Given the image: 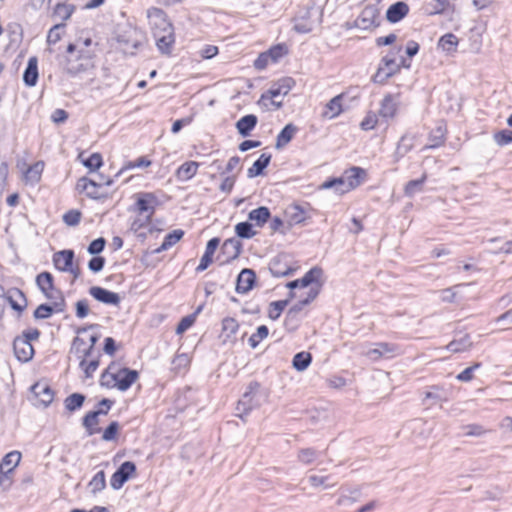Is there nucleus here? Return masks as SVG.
Wrapping results in <instances>:
<instances>
[{"mask_svg":"<svg viewBox=\"0 0 512 512\" xmlns=\"http://www.w3.org/2000/svg\"><path fill=\"white\" fill-rule=\"evenodd\" d=\"M91 492L96 494L106 487V479L104 471L97 472L88 484Z\"/></svg>","mask_w":512,"mask_h":512,"instance_id":"nucleus-52","label":"nucleus"},{"mask_svg":"<svg viewBox=\"0 0 512 512\" xmlns=\"http://www.w3.org/2000/svg\"><path fill=\"white\" fill-rule=\"evenodd\" d=\"M155 197L151 193H145L141 197L138 198L136 202V207L139 213H146V218L150 220L151 216L154 213Z\"/></svg>","mask_w":512,"mask_h":512,"instance_id":"nucleus-26","label":"nucleus"},{"mask_svg":"<svg viewBox=\"0 0 512 512\" xmlns=\"http://www.w3.org/2000/svg\"><path fill=\"white\" fill-rule=\"evenodd\" d=\"M36 284L42 293L53 290L54 282L53 276L49 272H42L36 277Z\"/></svg>","mask_w":512,"mask_h":512,"instance_id":"nucleus-46","label":"nucleus"},{"mask_svg":"<svg viewBox=\"0 0 512 512\" xmlns=\"http://www.w3.org/2000/svg\"><path fill=\"white\" fill-rule=\"evenodd\" d=\"M256 274L252 269H243L237 277L236 292L239 294H245L249 292L255 283Z\"/></svg>","mask_w":512,"mask_h":512,"instance_id":"nucleus-15","label":"nucleus"},{"mask_svg":"<svg viewBox=\"0 0 512 512\" xmlns=\"http://www.w3.org/2000/svg\"><path fill=\"white\" fill-rule=\"evenodd\" d=\"M319 294V285L317 287H311L307 293V296L301 299L299 302L294 304L288 312L300 316L303 308L311 303Z\"/></svg>","mask_w":512,"mask_h":512,"instance_id":"nucleus-36","label":"nucleus"},{"mask_svg":"<svg viewBox=\"0 0 512 512\" xmlns=\"http://www.w3.org/2000/svg\"><path fill=\"white\" fill-rule=\"evenodd\" d=\"M199 164L195 161L183 163L176 171V177L181 181L190 180L197 172Z\"/></svg>","mask_w":512,"mask_h":512,"instance_id":"nucleus-37","label":"nucleus"},{"mask_svg":"<svg viewBox=\"0 0 512 512\" xmlns=\"http://www.w3.org/2000/svg\"><path fill=\"white\" fill-rule=\"evenodd\" d=\"M297 130L298 128L294 124H287L277 135L275 145L276 149H281L285 147L292 140Z\"/></svg>","mask_w":512,"mask_h":512,"instance_id":"nucleus-30","label":"nucleus"},{"mask_svg":"<svg viewBox=\"0 0 512 512\" xmlns=\"http://www.w3.org/2000/svg\"><path fill=\"white\" fill-rule=\"evenodd\" d=\"M147 17L149 19L150 28L153 36H159V31L168 29L172 23L168 20L165 12L159 8H150L147 11Z\"/></svg>","mask_w":512,"mask_h":512,"instance_id":"nucleus-5","label":"nucleus"},{"mask_svg":"<svg viewBox=\"0 0 512 512\" xmlns=\"http://www.w3.org/2000/svg\"><path fill=\"white\" fill-rule=\"evenodd\" d=\"M271 161V155L263 153L260 157L253 163L252 167H250L247 171L248 178H254L263 173V170L269 165Z\"/></svg>","mask_w":512,"mask_h":512,"instance_id":"nucleus-33","label":"nucleus"},{"mask_svg":"<svg viewBox=\"0 0 512 512\" xmlns=\"http://www.w3.org/2000/svg\"><path fill=\"white\" fill-rule=\"evenodd\" d=\"M260 385L257 382H252L248 386V390L243 394L242 398L238 401L237 411L238 416L243 418V414H248L252 409L260 405L258 399Z\"/></svg>","mask_w":512,"mask_h":512,"instance_id":"nucleus-3","label":"nucleus"},{"mask_svg":"<svg viewBox=\"0 0 512 512\" xmlns=\"http://www.w3.org/2000/svg\"><path fill=\"white\" fill-rule=\"evenodd\" d=\"M239 330V324L235 318L226 317L222 320V330L220 339L223 344L234 343L236 341V334Z\"/></svg>","mask_w":512,"mask_h":512,"instance_id":"nucleus-11","label":"nucleus"},{"mask_svg":"<svg viewBox=\"0 0 512 512\" xmlns=\"http://www.w3.org/2000/svg\"><path fill=\"white\" fill-rule=\"evenodd\" d=\"M365 175V170L360 167H352L346 171L344 177V179L348 182L346 190H353L359 186Z\"/></svg>","mask_w":512,"mask_h":512,"instance_id":"nucleus-29","label":"nucleus"},{"mask_svg":"<svg viewBox=\"0 0 512 512\" xmlns=\"http://www.w3.org/2000/svg\"><path fill=\"white\" fill-rule=\"evenodd\" d=\"M74 260V252L72 250L58 251L53 255L55 267L60 271H68Z\"/></svg>","mask_w":512,"mask_h":512,"instance_id":"nucleus-21","label":"nucleus"},{"mask_svg":"<svg viewBox=\"0 0 512 512\" xmlns=\"http://www.w3.org/2000/svg\"><path fill=\"white\" fill-rule=\"evenodd\" d=\"M344 97V94H339L335 97H333L325 106V110L323 112V117L328 119H333L337 116H339L343 109H342V98Z\"/></svg>","mask_w":512,"mask_h":512,"instance_id":"nucleus-28","label":"nucleus"},{"mask_svg":"<svg viewBox=\"0 0 512 512\" xmlns=\"http://www.w3.org/2000/svg\"><path fill=\"white\" fill-rule=\"evenodd\" d=\"M348 182L344 179V177L335 178L332 180L325 181L321 187L323 189L334 188L335 191L339 194H344L349 192L350 190H346Z\"/></svg>","mask_w":512,"mask_h":512,"instance_id":"nucleus-49","label":"nucleus"},{"mask_svg":"<svg viewBox=\"0 0 512 512\" xmlns=\"http://www.w3.org/2000/svg\"><path fill=\"white\" fill-rule=\"evenodd\" d=\"M116 388L120 391L128 390L132 384L138 379V372L128 368L116 369Z\"/></svg>","mask_w":512,"mask_h":512,"instance_id":"nucleus-12","label":"nucleus"},{"mask_svg":"<svg viewBox=\"0 0 512 512\" xmlns=\"http://www.w3.org/2000/svg\"><path fill=\"white\" fill-rule=\"evenodd\" d=\"M289 226L301 224L305 222L307 215L306 211L299 205H290L285 210Z\"/></svg>","mask_w":512,"mask_h":512,"instance_id":"nucleus-25","label":"nucleus"},{"mask_svg":"<svg viewBox=\"0 0 512 512\" xmlns=\"http://www.w3.org/2000/svg\"><path fill=\"white\" fill-rule=\"evenodd\" d=\"M66 52L65 70L67 73L75 75L87 69L89 65L88 56H85L76 44L70 43Z\"/></svg>","mask_w":512,"mask_h":512,"instance_id":"nucleus-1","label":"nucleus"},{"mask_svg":"<svg viewBox=\"0 0 512 512\" xmlns=\"http://www.w3.org/2000/svg\"><path fill=\"white\" fill-rule=\"evenodd\" d=\"M323 274V271L319 267H313L301 279H296L290 281L286 284V287L290 289L288 299L292 300L296 297V293L293 291L296 288H306V287H321L320 278Z\"/></svg>","mask_w":512,"mask_h":512,"instance_id":"nucleus-2","label":"nucleus"},{"mask_svg":"<svg viewBox=\"0 0 512 512\" xmlns=\"http://www.w3.org/2000/svg\"><path fill=\"white\" fill-rule=\"evenodd\" d=\"M99 358L100 353L97 354L96 357L92 356H81L78 358L80 360L79 366L85 374L86 378H91L93 373L99 367Z\"/></svg>","mask_w":512,"mask_h":512,"instance_id":"nucleus-27","label":"nucleus"},{"mask_svg":"<svg viewBox=\"0 0 512 512\" xmlns=\"http://www.w3.org/2000/svg\"><path fill=\"white\" fill-rule=\"evenodd\" d=\"M184 235V232L180 229L173 230L171 233L167 234L162 242V244L156 248L153 253L158 254L162 251L168 250L172 246H174Z\"/></svg>","mask_w":512,"mask_h":512,"instance_id":"nucleus-38","label":"nucleus"},{"mask_svg":"<svg viewBox=\"0 0 512 512\" xmlns=\"http://www.w3.org/2000/svg\"><path fill=\"white\" fill-rule=\"evenodd\" d=\"M312 361L311 354L308 352L297 353L292 360V365L297 371H304Z\"/></svg>","mask_w":512,"mask_h":512,"instance_id":"nucleus-47","label":"nucleus"},{"mask_svg":"<svg viewBox=\"0 0 512 512\" xmlns=\"http://www.w3.org/2000/svg\"><path fill=\"white\" fill-rule=\"evenodd\" d=\"M457 45H458V38L452 33H447V34L443 35L438 41V46L443 51H445L449 54L454 53L456 51Z\"/></svg>","mask_w":512,"mask_h":512,"instance_id":"nucleus-44","label":"nucleus"},{"mask_svg":"<svg viewBox=\"0 0 512 512\" xmlns=\"http://www.w3.org/2000/svg\"><path fill=\"white\" fill-rule=\"evenodd\" d=\"M414 146V136H409L408 134L403 135L396 147L394 157L396 161H399L402 157H404L409 151L412 150Z\"/></svg>","mask_w":512,"mask_h":512,"instance_id":"nucleus-32","label":"nucleus"},{"mask_svg":"<svg viewBox=\"0 0 512 512\" xmlns=\"http://www.w3.org/2000/svg\"><path fill=\"white\" fill-rule=\"evenodd\" d=\"M266 53L267 56H269V58L271 59V62L276 63L280 58H282L287 53V50L283 45H276L270 48Z\"/></svg>","mask_w":512,"mask_h":512,"instance_id":"nucleus-63","label":"nucleus"},{"mask_svg":"<svg viewBox=\"0 0 512 512\" xmlns=\"http://www.w3.org/2000/svg\"><path fill=\"white\" fill-rule=\"evenodd\" d=\"M44 168L43 162H36L34 165L30 166L26 172V178L28 180L38 182L40 180L42 171Z\"/></svg>","mask_w":512,"mask_h":512,"instance_id":"nucleus-58","label":"nucleus"},{"mask_svg":"<svg viewBox=\"0 0 512 512\" xmlns=\"http://www.w3.org/2000/svg\"><path fill=\"white\" fill-rule=\"evenodd\" d=\"M399 107L398 96L387 94L381 101L379 115L383 118L392 119L396 116Z\"/></svg>","mask_w":512,"mask_h":512,"instance_id":"nucleus-16","label":"nucleus"},{"mask_svg":"<svg viewBox=\"0 0 512 512\" xmlns=\"http://www.w3.org/2000/svg\"><path fill=\"white\" fill-rule=\"evenodd\" d=\"M100 413H103L102 411H90L88 412L83 420L82 425L86 429V432L88 436L94 435L98 432H100V428H97L98 425V417L100 416Z\"/></svg>","mask_w":512,"mask_h":512,"instance_id":"nucleus-31","label":"nucleus"},{"mask_svg":"<svg viewBox=\"0 0 512 512\" xmlns=\"http://www.w3.org/2000/svg\"><path fill=\"white\" fill-rule=\"evenodd\" d=\"M400 65L396 62L393 57H384L381 61V64L373 76V81L375 83H385L388 78L399 72Z\"/></svg>","mask_w":512,"mask_h":512,"instance_id":"nucleus-6","label":"nucleus"},{"mask_svg":"<svg viewBox=\"0 0 512 512\" xmlns=\"http://www.w3.org/2000/svg\"><path fill=\"white\" fill-rule=\"evenodd\" d=\"M472 346V342L468 335H464L459 339H454L447 346V350L452 353H460L467 351Z\"/></svg>","mask_w":512,"mask_h":512,"instance_id":"nucleus-43","label":"nucleus"},{"mask_svg":"<svg viewBox=\"0 0 512 512\" xmlns=\"http://www.w3.org/2000/svg\"><path fill=\"white\" fill-rule=\"evenodd\" d=\"M85 401V396L80 393H73L66 397L64 400L65 409L69 412H74L80 409Z\"/></svg>","mask_w":512,"mask_h":512,"instance_id":"nucleus-45","label":"nucleus"},{"mask_svg":"<svg viewBox=\"0 0 512 512\" xmlns=\"http://www.w3.org/2000/svg\"><path fill=\"white\" fill-rule=\"evenodd\" d=\"M83 164L91 171L97 170L102 165V157L99 153H93L90 157L83 161Z\"/></svg>","mask_w":512,"mask_h":512,"instance_id":"nucleus-64","label":"nucleus"},{"mask_svg":"<svg viewBox=\"0 0 512 512\" xmlns=\"http://www.w3.org/2000/svg\"><path fill=\"white\" fill-rule=\"evenodd\" d=\"M318 457V452L312 448L301 449L298 453V459L304 464H311Z\"/></svg>","mask_w":512,"mask_h":512,"instance_id":"nucleus-59","label":"nucleus"},{"mask_svg":"<svg viewBox=\"0 0 512 512\" xmlns=\"http://www.w3.org/2000/svg\"><path fill=\"white\" fill-rule=\"evenodd\" d=\"M289 302L290 299L271 302L268 309V317L272 320H277Z\"/></svg>","mask_w":512,"mask_h":512,"instance_id":"nucleus-51","label":"nucleus"},{"mask_svg":"<svg viewBox=\"0 0 512 512\" xmlns=\"http://www.w3.org/2000/svg\"><path fill=\"white\" fill-rule=\"evenodd\" d=\"M446 128L442 125L437 126L429 134V144L424 149L438 148L445 142Z\"/></svg>","mask_w":512,"mask_h":512,"instance_id":"nucleus-34","label":"nucleus"},{"mask_svg":"<svg viewBox=\"0 0 512 512\" xmlns=\"http://www.w3.org/2000/svg\"><path fill=\"white\" fill-rule=\"evenodd\" d=\"M5 299L10 304L11 308L19 313H22L27 306L26 296L18 288L9 289L5 295Z\"/></svg>","mask_w":512,"mask_h":512,"instance_id":"nucleus-18","label":"nucleus"},{"mask_svg":"<svg viewBox=\"0 0 512 512\" xmlns=\"http://www.w3.org/2000/svg\"><path fill=\"white\" fill-rule=\"evenodd\" d=\"M293 85L294 80L290 77H287L280 80L277 86H273L271 89H269V98L272 100L273 105L281 107L282 102L277 101V98L279 96L287 95L289 91L292 89Z\"/></svg>","mask_w":512,"mask_h":512,"instance_id":"nucleus-13","label":"nucleus"},{"mask_svg":"<svg viewBox=\"0 0 512 512\" xmlns=\"http://www.w3.org/2000/svg\"><path fill=\"white\" fill-rule=\"evenodd\" d=\"M38 80V59L33 56L28 60L27 67L23 74L24 83L29 86H35Z\"/></svg>","mask_w":512,"mask_h":512,"instance_id":"nucleus-23","label":"nucleus"},{"mask_svg":"<svg viewBox=\"0 0 512 512\" xmlns=\"http://www.w3.org/2000/svg\"><path fill=\"white\" fill-rule=\"evenodd\" d=\"M89 294L97 301L108 305L118 306L121 301V298L118 293L109 291L99 286L91 287L89 289Z\"/></svg>","mask_w":512,"mask_h":512,"instance_id":"nucleus-10","label":"nucleus"},{"mask_svg":"<svg viewBox=\"0 0 512 512\" xmlns=\"http://www.w3.org/2000/svg\"><path fill=\"white\" fill-rule=\"evenodd\" d=\"M426 174H423V176L420 179L416 180H410L407 182L404 188V193L408 197H413L415 194L419 193L423 189V185L426 181Z\"/></svg>","mask_w":512,"mask_h":512,"instance_id":"nucleus-48","label":"nucleus"},{"mask_svg":"<svg viewBox=\"0 0 512 512\" xmlns=\"http://www.w3.org/2000/svg\"><path fill=\"white\" fill-rule=\"evenodd\" d=\"M13 349L16 358L21 362H28L34 355V349L31 343L26 339L16 337L13 342Z\"/></svg>","mask_w":512,"mask_h":512,"instance_id":"nucleus-14","label":"nucleus"},{"mask_svg":"<svg viewBox=\"0 0 512 512\" xmlns=\"http://www.w3.org/2000/svg\"><path fill=\"white\" fill-rule=\"evenodd\" d=\"M47 299L52 302V305L55 308L56 313H61L65 309V299L60 290H57L53 287V290H50L46 293H43Z\"/></svg>","mask_w":512,"mask_h":512,"instance_id":"nucleus-40","label":"nucleus"},{"mask_svg":"<svg viewBox=\"0 0 512 512\" xmlns=\"http://www.w3.org/2000/svg\"><path fill=\"white\" fill-rule=\"evenodd\" d=\"M20 460L21 453L18 451L9 452L4 456L0 464V484H3V478L18 466Z\"/></svg>","mask_w":512,"mask_h":512,"instance_id":"nucleus-17","label":"nucleus"},{"mask_svg":"<svg viewBox=\"0 0 512 512\" xmlns=\"http://www.w3.org/2000/svg\"><path fill=\"white\" fill-rule=\"evenodd\" d=\"M116 379V366L114 363H111L101 374L100 384L106 388H116Z\"/></svg>","mask_w":512,"mask_h":512,"instance_id":"nucleus-42","label":"nucleus"},{"mask_svg":"<svg viewBox=\"0 0 512 512\" xmlns=\"http://www.w3.org/2000/svg\"><path fill=\"white\" fill-rule=\"evenodd\" d=\"M235 233L238 237L243 239H251L256 234L257 231L253 229V226L250 222H240L235 226Z\"/></svg>","mask_w":512,"mask_h":512,"instance_id":"nucleus-50","label":"nucleus"},{"mask_svg":"<svg viewBox=\"0 0 512 512\" xmlns=\"http://www.w3.org/2000/svg\"><path fill=\"white\" fill-rule=\"evenodd\" d=\"M269 270L275 277H285L293 274L295 271L289 263L288 256L285 254L274 257L269 264Z\"/></svg>","mask_w":512,"mask_h":512,"instance_id":"nucleus-9","label":"nucleus"},{"mask_svg":"<svg viewBox=\"0 0 512 512\" xmlns=\"http://www.w3.org/2000/svg\"><path fill=\"white\" fill-rule=\"evenodd\" d=\"M221 249L228 255V260H234L240 255L242 244L238 239L230 238L224 241Z\"/></svg>","mask_w":512,"mask_h":512,"instance_id":"nucleus-35","label":"nucleus"},{"mask_svg":"<svg viewBox=\"0 0 512 512\" xmlns=\"http://www.w3.org/2000/svg\"><path fill=\"white\" fill-rule=\"evenodd\" d=\"M32 392L44 406H48L53 401L54 393L46 383L38 382L34 384Z\"/></svg>","mask_w":512,"mask_h":512,"instance_id":"nucleus-22","label":"nucleus"},{"mask_svg":"<svg viewBox=\"0 0 512 512\" xmlns=\"http://www.w3.org/2000/svg\"><path fill=\"white\" fill-rule=\"evenodd\" d=\"M136 466L131 461H126L114 472L110 479V485L114 490L120 489L126 481L134 474Z\"/></svg>","mask_w":512,"mask_h":512,"instance_id":"nucleus-8","label":"nucleus"},{"mask_svg":"<svg viewBox=\"0 0 512 512\" xmlns=\"http://www.w3.org/2000/svg\"><path fill=\"white\" fill-rule=\"evenodd\" d=\"M375 348L368 349L363 353L364 356L372 361H378L381 358H391L402 353L400 346L394 343L379 342Z\"/></svg>","mask_w":512,"mask_h":512,"instance_id":"nucleus-4","label":"nucleus"},{"mask_svg":"<svg viewBox=\"0 0 512 512\" xmlns=\"http://www.w3.org/2000/svg\"><path fill=\"white\" fill-rule=\"evenodd\" d=\"M493 139L498 146H505L512 142V130H501L493 135Z\"/></svg>","mask_w":512,"mask_h":512,"instance_id":"nucleus-60","label":"nucleus"},{"mask_svg":"<svg viewBox=\"0 0 512 512\" xmlns=\"http://www.w3.org/2000/svg\"><path fill=\"white\" fill-rule=\"evenodd\" d=\"M156 41V46L158 50L165 55H169L172 51L173 45L175 43V35L168 34L165 36H153Z\"/></svg>","mask_w":512,"mask_h":512,"instance_id":"nucleus-41","label":"nucleus"},{"mask_svg":"<svg viewBox=\"0 0 512 512\" xmlns=\"http://www.w3.org/2000/svg\"><path fill=\"white\" fill-rule=\"evenodd\" d=\"M190 364V357L186 353H178L172 360V370L179 373Z\"/></svg>","mask_w":512,"mask_h":512,"instance_id":"nucleus-54","label":"nucleus"},{"mask_svg":"<svg viewBox=\"0 0 512 512\" xmlns=\"http://www.w3.org/2000/svg\"><path fill=\"white\" fill-rule=\"evenodd\" d=\"M360 496V490L354 489L351 491L350 495H340L339 498L336 501V504L338 506H351L355 502L358 501V498Z\"/></svg>","mask_w":512,"mask_h":512,"instance_id":"nucleus-56","label":"nucleus"},{"mask_svg":"<svg viewBox=\"0 0 512 512\" xmlns=\"http://www.w3.org/2000/svg\"><path fill=\"white\" fill-rule=\"evenodd\" d=\"M200 310L201 307H199L196 312L183 317L176 327V334L181 335L187 331L194 324L196 315L200 312Z\"/></svg>","mask_w":512,"mask_h":512,"instance_id":"nucleus-53","label":"nucleus"},{"mask_svg":"<svg viewBox=\"0 0 512 512\" xmlns=\"http://www.w3.org/2000/svg\"><path fill=\"white\" fill-rule=\"evenodd\" d=\"M268 334L269 330L266 325L259 326L256 332L250 336L248 340L249 345L252 348H256L259 345V343L268 336Z\"/></svg>","mask_w":512,"mask_h":512,"instance_id":"nucleus-55","label":"nucleus"},{"mask_svg":"<svg viewBox=\"0 0 512 512\" xmlns=\"http://www.w3.org/2000/svg\"><path fill=\"white\" fill-rule=\"evenodd\" d=\"M462 429L464 430V435L466 436L480 437L487 432V430L483 426L478 424L465 425L462 427Z\"/></svg>","mask_w":512,"mask_h":512,"instance_id":"nucleus-62","label":"nucleus"},{"mask_svg":"<svg viewBox=\"0 0 512 512\" xmlns=\"http://www.w3.org/2000/svg\"><path fill=\"white\" fill-rule=\"evenodd\" d=\"M86 342L83 338L77 336L73 339L72 346H71V352L74 353L77 358H80L81 356H86V349H87Z\"/></svg>","mask_w":512,"mask_h":512,"instance_id":"nucleus-57","label":"nucleus"},{"mask_svg":"<svg viewBox=\"0 0 512 512\" xmlns=\"http://www.w3.org/2000/svg\"><path fill=\"white\" fill-rule=\"evenodd\" d=\"M409 12V6L402 1L392 4L386 11V18L390 23H397Z\"/></svg>","mask_w":512,"mask_h":512,"instance_id":"nucleus-20","label":"nucleus"},{"mask_svg":"<svg viewBox=\"0 0 512 512\" xmlns=\"http://www.w3.org/2000/svg\"><path fill=\"white\" fill-rule=\"evenodd\" d=\"M257 121L258 119L254 114H248L241 117L236 122L238 133L243 137L249 136L251 131L256 127Z\"/></svg>","mask_w":512,"mask_h":512,"instance_id":"nucleus-24","label":"nucleus"},{"mask_svg":"<svg viewBox=\"0 0 512 512\" xmlns=\"http://www.w3.org/2000/svg\"><path fill=\"white\" fill-rule=\"evenodd\" d=\"M379 16L378 10L374 6H366L355 19L354 26L361 30H368L373 27H377Z\"/></svg>","mask_w":512,"mask_h":512,"instance_id":"nucleus-7","label":"nucleus"},{"mask_svg":"<svg viewBox=\"0 0 512 512\" xmlns=\"http://www.w3.org/2000/svg\"><path fill=\"white\" fill-rule=\"evenodd\" d=\"M55 312V308L48 304L39 305L34 311L36 319H47Z\"/></svg>","mask_w":512,"mask_h":512,"instance_id":"nucleus-61","label":"nucleus"},{"mask_svg":"<svg viewBox=\"0 0 512 512\" xmlns=\"http://www.w3.org/2000/svg\"><path fill=\"white\" fill-rule=\"evenodd\" d=\"M270 210L261 206L249 212L248 219L255 222L259 227H262L270 218Z\"/></svg>","mask_w":512,"mask_h":512,"instance_id":"nucleus-39","label":"nucleus"},{"mask_svg":"<svg viewBox=\"0 0 512 512\" xmlns=\"http://www.w3.org/2000/svg\"><path fill=\"white\" fill-rule=\"evenodd\" d=\"M101 186L102 183H97L96 181L87 177L80 178L77 183V188L80 191L85 192L86 195L92 199H99L102 196L99 192Z\"/></svg>","mask_w":512,"mask_h":512,"instance_id":"nucleus-19","label":"nucleus"}]
</instances>
